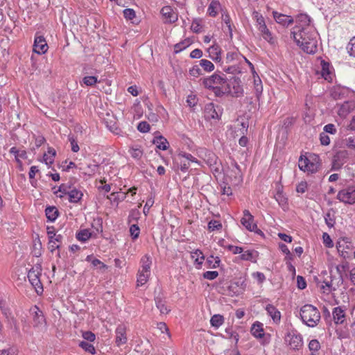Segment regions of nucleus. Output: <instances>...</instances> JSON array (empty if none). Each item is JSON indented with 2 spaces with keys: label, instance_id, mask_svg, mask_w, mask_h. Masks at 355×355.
Segmentation results:
<instances>
[{
  "label": "nucleus",
  "instance_id": "nucleus-30",
  "mask_svg": "<svg viewBox=\"0 0 355 355\" xmlns=\"http://www.w3.org/2000/svg\"><path fill=\"white\" fill-rule=\"evenodd\" d=\"M313 160L315 161V162H311L309 160L307 167L308 169H306V171L311 172V173H316L318 171L320 166V164L318 162L319 157L318 155H314Z\"/></svg>",
  "mask_w": 355,
  "mask_h": 355
},
{
  "label": "nucleus",
  "instance_id": "nucleus-51",
  "mask_svg": "<svg viewBox=\"0 0 355 355\" xmlns=\"http://www.w3.org/2000/svg\"><path fill=\"white\" fill-rule=\"evenodd\" d=\"M349 239L348 238H345L343 239V242L346 244V247H345L343 249L341 250L340 252H338L340 255L341 257H343V258H347L348 257V252L347 250H349L350 247H349V244H350V242L349 241Z\"/></svg>",
  "mask_w": 355,
  "mask_h": 355
},
{
  "label": "nucleus",
  "instance_id": "nucleus-26",
  "mask_svg": "<svg viewBox=\"0 0 355 355\" xmlns=\"http://www.w3.org/2000/svg\"><path fill=\"white\" fill-rule=\"evenodd\" d=\"M45 214L48 220L53 222L58 218L59 211L55 207H48L45 209Z\"/></svg>",
  "mask_w": 355,
  "mask_h": 355
},
{
  "label": "nucleus",
  "instance_id": "nucleus-15",
  "mask_svg": "<svg viewBox=\"0 0 355 355\" xmlns=\"http://www.w3.org/2000/svg\"><path fill=\"white\" fill-rule=\"evenodd\" d=\"M160 12L165 20V23H174L178 20V15L169 6H164Z\"/></svg>",
  "mask_w": 355,
  "mask_h": 355
},
{
  "label": "nucleus",
  "instance_id": "nucleus-24",
  "mask_svg": "<svg viewBox=\"0 0 355 355\" xmlns=\"http://www.w3.org/2000/svg\"><path fill=\"white\" fill-rule=\"evenodd\" d=\"M275 198L282 209H285L288 207V198L283 193L282 191L277 190L275 195Z\"/></svg>",
  "mask_w": 355,
  "mask_h": 355
},
{
  "label": "nucleus",
  "instance_id": "nucleus-54",
  "mask_svg": "<svg viewBox=\"0 0 355 355\" xmlns=\"http://www.w3.org/2000/svg\"><path fill=\"white\" fill-rule=\"evenodd\" d=\"M130 232L132 239H136L139 237L140 229L136 224H133L130 227Z\"/></svg>",
  "mask_w": 355,
  "mask_h": 355
},
{
  "label": "nucleus",
  "instance_id": "nucleus-49",
  "mask_svg": "<svg viewBox=\"0 0 355 355\" xmlns=\"http://www.w3.org/2000/svg\"><path fill=\"white\" fill-rule=\"evenodd\" d=\"M347 50L349 55L355 57V37H353L347 46Z\"/></svg>",
  "mask_w": 355,
  "mask_h": 355
},
{
  "label": "nucleus",
  "instance_id": "nucleus-58",
  "mask_svg": "<svg viewBox=\"0 0 355 355\" xmlns=\"http://www.w3.org/2000/svg\"><path fill=\"white\" fill-rule=\"evenodd\" d=\"M92 264L94 267H97L101 270H105L107 269V266L104 264L101 261L98 259H93L92 261Z\"/></svg>",
  "mask_w": 355,
  "mask_h": 355
},
{
  "label": "nucleus",
  "instance_id": "nucleus-17",
  "mask_svg": "<svg viewBox=\"0 0 355 355\" xmlns=\"http://www.w3.org/2000/svg\"><path fill=\"white\" fill-rule=\"evenodd\" d=\"M272 15L275 20L283 26H288L293 23L294 20L291 16L279 13L277 11L272 12Z\"/></svg>",
  "mask_w": 355,
  "mask_h": 355
},
{
  "label": "nucleus",
  "instance_id": "nucleus-32",
  "mask_svg": "<svg viewBox=\"0 0 355 355\" xmlns=\"http://www.w3.org/2000/svg\"><path fill=\"white\" fill-rule=\"evenodd\" d=\"M229 84L233 85L234 91L231 92L232 96L238 97L243 94V88L241 85L239 84V82L237 80V79L234 78V81L231 82Z\"/></svg>",
  "mask_w": 355,
  "mask_h": 355
},
{
  "label": "nucleus",
  "instance_id": "nucleus-25",
  "mask_svg": "<svg viewBox=\"0 0 355 355\" xmlns=\"http://www.w3.org/2000/svg\"><path fill=\"white\" fill-rule=\"evenodd\" d=\"M220 8L221 6L219 1H212L208 6L207 12L211 17H216Z\"/></svg>",
  "mask_w": 355,
  "mask_h": 355
},
{
  "label": "nucleus",
  "instance_id": "nucleus-48",
  "mask_svg": "<svg viewBox=\"0 0 355 355\" xmlns=\"http://www.w3.org/2000/svg\"><path fill=\"white\" fill-rule=\"evenodd\" d=\"M191 44V42L189 40H185L183 42H179L175 45V51L176 53L180 52L181 51L185 49Z\"/></svg>",
  "mask_w": 355,
  "mask_h": 355
},
{
  "label": "nucleus",
  "instance_id": "nucleus-29",
  "mask_svg": "<svg viewBox=\"0 0 355 355\" xmlns=\"http://www.w3.org/2000/svg\"><path fill=\"white\" fill-rule=\"evenodd\" d=\"M297 25H301L302 26H311V18L306 14H299L296 17Z\"/></svg>",
  "mask_w": 355,
  "mask_h": 355
},
{
  "label": "nucleus",
  "instance_id": "nucleus-40",
  "mask_svg": "<svg viewBox=\"0 0 355 355\" xmlns=\"http://www.w3.org/2000/svg\"><path fill=\"white\" fill-rule=\"evenodd\" d=\"M130 153L134 159H139L143 155V151L140 147L132 146L130 149Z\"/></svg>",
  "mask_w": 355,
  "mask_h": 355
},
{
  "label": "nucleus",
  "instance_id": "nucleus-23",
  "mask_svg": "<svg viewBox=\"0 0 355 355\" xmlns=\"http://www.w3.org/2000/svg\"><path fill=\"white\" fill-rule=\"evenodd\" d=\"M141 266L140 270H143L144 272L150 273V267L152 265L151 258L149 255L145 254L141 259Z\"/></svg>",
  "mask_w": 355,
  "mask_h": 355
},
{
  "label": "nucleus",
  "instance_id": "nucleus-36",
  "mask_svg": "<svg viewBox=\"0 0 355 355\" xmlns=\"http://www.w3.org/2000/svg\"><path fill=\"white\" fill-rule=\"evenodd\" d=\"M199 65L207 72L212 71L214 69V64L206 59H202L199 61Z\"/></svg>",
  "mask_w": 355,
  "mask_h": 355
},
{
  "label": "nucleus",
  "instance_id": "nucleus-63",
  "mask_svg": "<svg viewBox=\"0 0 355 355\" xmlns=\"http://www.w3.org/2000/svg\"><path fill=\"white\" fill-rule=\"evenodd\" d=\"M189 73L193 77H198L200 76L202 73L200 65H194L191 69H190Z\"/></svg>",
  "mask_w": 355,
  "mask_h": 355
},
{
  "label": "nucleus",
  "instance_id": "nucleus-33",
  "mask_svg": "<svg viewBox=\"0 0 355 355\" xmlns=\"http://www.w3.org/2000/svg\"><path fill=\"white\" fill-rule=\"evenodd\" d=\"M70 189V186H68L67 184H62L58 187V189L54 191V193L56 194L58 197L62 198L64 195L69 194Z\"/></svg>",
  "mask_w": 355,
  "mask_h": 355
},
{
  "label": "nucleus",
  "instance_id": "nucleus-57",
  "mask_svg": "<svg viewBox=\"0 0 355 355\" xmlns=\"http://www.w3.org/2000/svg\"><path fill=\"white\" fill-rule=\"evenodd\" d=\"M348 268V263H344V264H340L336 266V270L338 274L339 275V277L341 279H343L344 274L346 271V270Z\"/></svg>",
  "mask_w": 355,
  "mask_h": 355
},
{
  "label": "nucleus",
  "instance_id": "nucleus-43",
  "mask_svg": "<svg viewBox=\"0 0 355 355\" xmlns=\"http://www.w3.org/2000/svg\"><path fill=\"white\" fill-rule=\"evenodd\" d=\"M334 322L337 324H343L345 320V312H332Z\"/></svg>",
  "mask_w": 355,
  "mask_h": 355
},
{
  "label": "nucleus",
  "instance_id": "nucleus-46",
  "mask_svg": "<svg viewBox=\"0 0 355 355\" xmlns=\"http://www.w3.org/2000/svg\"><path fill=\"white\" fill-rule=\"evenodd\" d=\"M10 153L15 155V157H19L21 159L27 158V153L25 150H19L16 147H12L10 149Z\"/></svg>",
  "mask_w": 355,
  "mask_h": 355
},
{
  "label": "nucleus",
  "instance_id": "nucleus-6",
  "mask_svg": "<svg viewBox=\"0 0 355 355\" xmlns=\"http://www.w3.org/2000/svg\"><path fill=\"white\" fill-rule=\"evenodd\" d=\"M227 83L226 76L219 71L215 72L209 77L202 79V85L205 87L210 89L216 86L225 85Z\"/></svg>",
  "mask_w": 355,
  "mask_h": 355
},
{
  "label": "nucleus",
  "instance_id": "nucleus-35",
  "mask_svg": "<svg viewBox=\"0 0 355 355\" xmlns=\"http://www.w3.org/2000/svg\"><path fill=\"white\" fill-rule=\"evenodd\" d=\"M220 259L218 257L210 256L207 259V268H216L219 266Z\"/></svg>",
  "mask_w": 355,
  "mask_h": 355
},
{
  "label": "nucleus",
  "instance_id": "nucleus-42",
  "mask_svg": "<svg viewBox=\"0 0 355 355\" xmlns=\"http://www.w3.org/2000/svg\"><path fill=\"white\" fill-rule=\"evenodd\" d=\"M79 346L92 354H94L96 353V349L94 345L87 341H81L79 344Z\"/></svg>",
  "mask_w": 355,
  "mask_h": 355
},
{
  "label": "nucleus",
  "instance_id": "nucleus-1",
  "mask_svg": "<svg viewBox=\"0 0 355 355\" xmlns=\"http://www.w3.org/2000/svg\"><path fill=\"white\" fill-rule=\"evenodd\" d=\"M308 29L305 33L307 35L304 41H301V49L308 53L314 54L318 51V33L312 26H308Z\"/></svg>",
  "mask_w": 355,
  "mask_h": 355
},
{
  "label": "nucleus",
  "instance_id": "nucleus-56",
  "mask_svg": "<svg viewBox=\"0 0 355 355\" xmlns=\"http://www.w3.org/2000/svg\"><path fill=\"white\" fill-rule=\"evenodd\" d=\"M69 141L71 144V150L74 153H76L79 150L80 148L78 146V142L73 135H69L68 137Z\"/></svg>",
  "mask_w": 355,
  "mask_h": 355
},
{
  "label": "nucleus",
  "instance_id": "nucleus-20",
  "mask_svg": "<svg viewBox=\"0 0 355 355\" xmlns=\"http://www.w3.org/2000/svg\"><path fill=\"white\" fill-rule=\"evenodd\" d=\"M153 143L159 150H166L169 147V143L167 139L162 135L155 137Z\"/></svg>",
  "mask_w": 355,
  "mask_h": 355
},
{
  "label": "nucleus",
  "instance_id": "nucleus-18",
  "mask_svg": "<svg viewBox=\"0 0 355 355\" xmlns=\"http://www.w3.org/2000/svg\"><path fill=\"white\" fill-rule=\"evenodd\" d=\"M349 91L347 88L336 86L334 87L331 91V96L334 99H342L347 96Z\"/></svg>",
  "mask_w": 355,
  "mask_h": 355
},
{
  "label": "nucleus",
  "instance_id": "nucleus-8",
  "mask_svg": "<svg viewBox=\"0 0 355 355\" xmlns=\"http://www.w3.org/2000/svg\"><path fill=\"white\" fill-rule=\"evenodd\" d=\"M223 113V109L219 105L209 103L205 105L204 116L206 120H219Z\"/></svg>",
  "mask_w": 355,
  "mask_h": 355
},
{
  "label": "nucleus",
  "instance_id": "nucleus-47",
  "mask_svg": "<svg viewBox=\"0 0 355 355\" xmlns=\"http://www.w3.org/2000/svg\"><path fill=\"white\" fill-rule=\"evenodd\" d=\"M325 223L329 227H333L335 224V218L333 214L330 211L326 213L324 216Z\"/></svg>",
  "mask_w": 355,
  "mask_h": 355
},
{
  "label": "nucleus",
  "instance_id": "nucleus-5",
  "mask_svg": "<svg viewBox=\"0 0 355 355\" xmlns=\"http://www.w3.org/2000/svg\"><path fill=\"white\" fill-rule=\"evenodd\" d=\"M250 332L254 337L259 340L262 345L266 346L270 343L271 336L269 334H265L261 322H255L251 327Z\"/></svg>",
  "mask_w": 355,
  "mask_h": 355
},
{
  "label": "nucleus",
  "instance_id": "nucleus-62",
  "mask_svg": "<svg viewBox=\"0 0 355 355\" xmlns=\"http://www.w3.org/2000/svg\"><path fill=\"white\" fill-rule=\"evenodd\" d=\"M123 16L127 19H132L135 17V12L133 9L126 8L123 10Z\"/></svg>",
  "mask_w": 355,
  "mask_h": 355
},
{
  "label": "nucleus",
  "instance_id": "nucleus-50",
  "mask_svg": "<svg viewBox=\"0 0 355 355\" xmlns=\"http://www.w3.org/2000/svg\"><path fill=\"white\" fill-rule=\"evenodd\" d=\"M349 239L348 238H345L343 239V242L346 244V247H345L343 249L341 250L340 252H338L340 255L341 257H343V258H347L348 257V252L347 250H349L350 247H349V244H350V242L349 241Z\"/></svg>",
  "mask_w": 355,
  "mask_h": 355
},
{
  "label": "nucleus",
  "instance_id": "nucleus-27",
  "mask_svg": "<svg viewBox=\"0 0 355 355\" xmlns=\"http://www.w3.org/2000/svg\"><path fill=\"white\" fill-rule=\"evenodd\" d=\"M150 275V273L144 272L143 270L139 269L138 271L137 279V286H142L143 285H144L148 282Z\"/></svg>",
  "mask_w": 355,
  "mask_h": 355
},
{
  "label": "nucleus",
  "instance_id": "nucleus-4",
  "mask_svg": "<svg viewBox=\"0 0 355 355\" xmlns=\"http://www.w3.org/2000/svg\"><path fill=\"white\" fill-rule=\"evenodd\" d=\"M336 199L345 205H355V185H349L340 189L337 193Z\"/></svg>",
  "mask_w": 355,
  "mask_h": 355
},
{
  "label": "nucleus",
  "instance_id": "nucleus-19",
  "mask_svg": "<svg viewBox=\"0 0 355 355\" xmlns=\"http://www.w3.org/2000/svg\"><path fill=\"white\" fill-rule=\"evenodd\" d=\"M68 196V200L70 202L78 203L83 198V193L79 189L73 188L70 189Z\"/></svg>",
  "mask_w": 355,
  "mask_h": 355
},
{
  "label": "nucleus",
  "instance_id": "nucleus-12",
  "mask_svg": "<svg viewBox=\"0 0 355 355\" xmlns=\"http://www.w3.org/2000/svg\"><path fill=\"white\" fill-rule=\"evenodd\" d=\"M308 29V26H302L301 25H295L293 31H291V35L293 36V40L296 42L297 45L301 48V41H304V38L306 37V34L305 33Z\"/></svg>",
  "mask_w": 355,
  "mask_h": 355
},
{
  "label": "nucleus",
  "instance_id": "nucleus-52",
  "mask_svg": "<svg viewBox=\"0 0 355 355\" xmlns=\"http://www.w3.org/2000/svg\"><path fill=\"white\" fill-rule=\"evenodd\" d=\"M349 239L348 238H345L343 239V242L346 244V247H345L343 249L341 250L340 252H338L340 255L341 257H343V258H347L348 257V252L347 250H349L350 247H349V244H350V242L349 241Z\"/></svg>",
  "mask_w": 355,
  "mask_h": 355
},
{
  "label": "nucleus",
  "instance_id": "nucleus-31",
  "mask_svg": "<svg viewBox=\"0 0 355 355\" xmlns=\"http://www.w3.org/2000/svg\"><path fill=\"white\" fill-rule=\"evenodd\" d=\"M256 253L257 252H254V250L243 251L239 258L243 261H255L256 256L254 254Z\"/></svg>",
  "mask_w": 355,
  "mask_h": 355
},
{
  "label": "nucleus",
  "instance_id": "nucleus-21",
  "mask_svg": "<svg viewBox=\"0 0 355 355\" xmlns=\"http://www.w3.org/2000/svg\"><path fill=\"white\" fill-rule=\"evenodd\" d=\"M210 89H212L214 91L215 95L218 97H220L226 93L232 92L230 85L227 83L225 85L211 87V88H210Z\"/></svg>",
  "mask_w": 355,
  "mask_h": 355
},
{
  "label": "nucleus",
  "instance_id": "nucleus-55",
  "mask_svg": "<svg viewBox=\"0 0 355 355\" xmlns=\"http://www.w3.org/2000/svg\"><path fill=\"white\" fill-rule=\"evenodd\" d=\"M309 159L307 157L303 158L302 156H300L299 159V168L301 171H306L308 164H309Z\"/></svg>",
  "mask_w": 355,
  "mask_h": 355
},
{
  "label": "nucleus",
  "instance_id": "nucleus-9",
  "mask_svg": "<svg viewBox=\"0 0 355 355\" xmlns=\"http://www.w3.org/2000/svg\"><path fill=\"white\" fill-rule=\"evenodd\" d=\"M178 160L180 164V169L182 172L186 173L190 167L191 163L199 164L198 161L190 153H180L178 155Z\"/></svg>",
  "mask_w": 355,
  "mask_h": 355
},
{
  "label": "nucleus",
  "instance_id": "nucleus-39",
  "mask_svg": "<svg viewBox=\"0 0 355 355\" xmlns=\"http://www.w3.org/2000/svg\"><path fill=\"white\" fill-rule=\"evenodd\" d=\"M191 257L194 259L195 262L199 265L202 264V261L205 259V257L200 250H196L191 252Z\"/></svg>",
  "mask_w": 355,
  "mask_h": 355
},
{
  "label": "nucleus",
  "instance_id": "nucleus-37",
  "mask_svg": "<svg viewBox=\"0 0 355 355\" xmlns=\"http://www.w3.org/2000/svg\"><path fill=\"white\" fill-rule=\"evenodd\" d=\"M83 83L89 87L95 85L97 83H100L98 78L94 76H86L83 78Z\"/></svg>",
  "mask_w": 355,
  "mask_h": 355
},
{
  "label": "nucleus",
  "instance_id": "nucleus-11",
  "mask_svg": "<svg viewBox=\"0 0 355 355\" xmlns=\"http://www.w3.org/2000/svg\"><path fill=\"white\" fill-rule=\"evenodd\" d=\"M300 314L303 322L311 327L316 326L321 318L320 312H300Z\"/></svg>",
  "mask_w": 355,
  "mask_h": 355
},
{
  "label": "nucleus",
  "instance_id": "nucleus-7",
  "mask_svg": "<svg viewBox=\"0 0 355 355\" xmlns=\"http://www.w3.org/2000/svg\"><path fill=\"white\" fill-rule=\"evenodd\" d=\"M254 18L256 19L258 30L261 32L264 40L272 44L274 42L271 32L267 28L263 17L257 12L253 13Z\"/></svg>",
  "mask_w": 355,
  "mask_h": 355
},
{
  "label": "nucleus",
  "instance_id": "nucleus-2",
  "mask_svg": "<svg viewBox=\"0 0 355 355\" xmlns=\"http://www.w3.org/2000/svg\"><path fill=\"white\" fill-rule=\"evenodd\" d=\"M42 266L40 263L34 265L28 272V278L31 285L35 288L37 294L43 292L42 284L40 277L42 274Z\"/></svg>",
  "mask_w": 355,
  "mask_h": 355
},
{
  "label": "nucleus",
  "instance_id": "nucleus-41",
  "mask_svg": "<svg viewBox=\"0 0 355 355\" xmlns=\"http://www.w3.org/2000/svg\"><path fill=\"white\" fill-rule=\"evenodd\" d=\"M206 162L209 166H212L216 164L218 157L214 153L208 152L206 154Z\"/></svg>",
  "mask_w": 355,
  "mask_h": 355
},
{
  "label": "nucleus",
  "instance_id": "nucleus-14",
  "mask_svg": "<svg viewBox=\"0 0 355 355\" xmlns=\"http://www.w3.org/2000/svg\"><path fill=\"white\" fill-rule=\"evenodd\" d=\"M241 223L250 232L257 229V224L254 223V216L247 209L243 211Z\"/></svg>",
  "mask_w": 355,
  "mask_h": 355
},
{
  "label": "nucleus",
  "instance_id": "nucleus-60",
  "mask_svg": "<svg viewBox=\"0 0 355 355\" xmlns=\"http://www.w3.org/2000/svg\"><path fill=\"white\" fill-rule=\"evenodd\" d=\"M322 238L323 243L326 247L332 248L334 246V243L327 233H323Z\"/></svg>",
  "mask_w": 355,
  "mask_h": 355
},
{
  "label": "nucleus",
  "instance_id": "nucleus-45",
  "mask_svg": "<svg viewBox=\"0 0 355 355\" xmlns=\"http://www.w3.org/2000/svg\"><path fill=\"white\" fill-rule=\"evenodd\" d=\"M254 86L255 89V94L257 98L261 95L263 92V86L261 84V79L258 77L257 79L255 78L254 80Z\"/></svg>",
  "mask_w": 355,
  "mask_h": 355
},
{
  "label": "nucleus",
  "instance_id": "nucleus-28",
  "mask_svg": "<svg viewBox=\"0 0 355 355\" xmlns=\"http://www.w3.org/2000/svg\"><path fill=\"white\" fill-rule=\"evenodd\" d=\"M224 323V317L220 314H215L210 319L211 327L218 329Z\"/></svg>",
  "mask_w": 355,
  "mask_h": 355
},
{
  "label": "nucleus",
  "instance_id": "nucleus-3",
  "mask_svg": "<svg viewBox=\"0 0 355 355\" xmlns=\"http://www.w3.org/2000/svg\"><path fill=\"white\" fill-rule=\"evenodd\" d=\"M285 343L291 349L299 351L304 345L302 336L296 330L288 331L284 338Z\"/></svg>",
  "mask_w": 355,
  "mask_h": 355
},
{
  "label": "nucleus",
  "instance_id": "nucleus-13",
  "mask_svg": "<svg viewBox=\"0 0 355 355\" xmlns=\"http://www.w3.org/2000/svg\"><path fill=\"white\" fill-rule=\"evenodd\" d=\"M126 329V326L124 324H119L116 329L115 343L118 347L127 343Z\"/></svg>",
  "mask_w": 355,
  "mask_h": 355
},
{
  "label": "nucleus",
  "instance_id": "nucleus-22",
  "mask_svg": "<svg viewBox=\"0 0 355 355\" xmlns=\"http://www.w3.org/2000/svg\"><path fill=\"white\" fill-rule=\"evenodd\" d=\"M353 110V107L348 101H345L344 103L340 105L338 110V114L342 117L345 118Z\"/></svg>",
  "mask_w": 355,
  "mask_h": 355
},
{
  "label": "nucleus",
  "instance_id": "nucleus-38",
  "mask_svg": "<svg viewBox=\"0 0 355 355\" xmlns=\"http://www.w3.org/2000/svg\"><path fill=\"white\" fill-rule=\"evenodd\" d=\"M222 224L220 221L216 220H211L208 223L207 228L210 232L215 230H220L222 229Z\"/></svg>",
  "mask_w": 355,
  "mask_h": 355
},
{
  "label": "nucleus",
  "instance_id": "nucleus-59",
  "mask_svg": "<svg viewBox=\"0 0 355 355\" xmlns=\"http://www.w3.org/2000/svg\"><path fill=\"white\" fill-rule=\"evenodd\" d=\"M150 125L146 121H141L137 125V130L141 132H148L150 130Z\"/></svg>",
  "mask_w": 355,
  "mask_h": 355
},
{
  "label": "nucleus",
  "instance_id": "nucleus-34",
  "mask_svg": "<svg viewBox=\"0 0 355 355\" xmlns=\"http://www.w3.org/2000/svg\"><path fill=\"white\" fill-rule=\"evenodd\" d=\"M91 236L92 234L88 230L85 229L77 232L76 237L78 241L85 242L91 237Z\"/></svg>",
  "mask_w": 355,
  "mask_h": 355
},
{
  "label": "nucleus",
  "instance_id": "nucleus-16",
  "mask_svg": "<svg viewBox=\"0 0 355 355\" xmlns=\"http://www.w3.org/2000/svg\"><path fill=\"white\" fill-rule=\"evenodd\" d=\"M48 46L43 36H37L35 38L33 51L37 54H43L46 52Z\"/></svg>",
  "mask_w": 355,
  "mask_h": 355
},
{
  "label": "nucleus",
  "instance_id": "nucleus-61",
  "mask_svg": "<svg viewBox=\"0 0 355 355\" xmlns=\"http://www.w3.org/2000/svg\"><path fill=\"white\" fill-rule=\"evenodd\" d=\"M218 275L217 271H207L203 273V277L209 280H213L216 279Z\"/></svg>",
  "mask_w": 355,
  "mask_h": 355
},
{
  "label": "nucleus",
  "instance_id": "nucleus-44",
  "mask_svg": "<svg viewBox=\"0 0 355 355\" xmlns=\"http://www.w3.org/2000/svg\"><path fill=\"white\" fill-rule=\"evenodd\" d=\"M309 349L311 353L318 352L320 349V343L317 339L311 340L308 345Z\"/></svg>",
  "mask_w": 355,
  "mask_h": 355
},
{
  "label": "nucleus",
  "instance_id": "nucleus-64",
  "mask_svg": "<svg viewBox=\"0 0 355 355\" xmlns=\"http://www.w3.org/2000/svg\"><path fill=\"white\" fill-rule=\"evenodd\" d=\"M227 250L231 251L234 254H241L243 252V249L239 246H234L229 245L227 246Z\"/></svg>",
  "mask_w": 355,
  "mask_h": 355
},
{
  "label": "nucleus",
  "instance_id": "nucleus-53",
  "mask_svg": "<svg viewBox=\"0 0 355 355\" xmlns=\"http://www.w3.org/2000/svg\"><path fill=\"white\" fill-rule=\"evenodd\" d=\"M349 239L348 238H345L343 239V242L346 244V247H345L343 249L341 250L340 252H338L340 255L341 257H343V258H347L348 257V252L347 250H349L350 247H349V244H350V242L349 241Z\"/></svg>",
  "mask_w": 355,
  "mask_h": 355
},
{
  "label": "nucleus",
  "instance_id": "nucleus-10",
  "mask_svg": "<svg viewBox=\"0 0 355 355\" xmlns=\"http://www.w3.org/2000/svg\"><path fill=\"white\" fill-rule=\"evenodd\" d=\"M348 158V152L345 150L338 151L333 157L331 161V170L338 171L346 163Z\"/></svg>",
  "mask_w": 355,
  "mask_h": 355
}]
</instances>
